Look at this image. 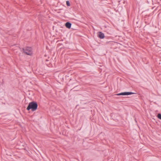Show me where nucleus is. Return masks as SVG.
<instances>
[{"mask_svg": "<svg viewBox=\"0 0 161 161\" xmlns=\"http://www.w3.org/2000/svg\"><path fill=\"white\" fill-rule=\"evenodd\" d=\"M23 52L28 55H31L32 54V49L31 47H26L23 48Z\"/></svg>", "mask_w": 161, "mask_h": 161, "instance_id": "nucleus-2", "label": "nucleus"}, {"mask_svg": "<svg viewBox=\"0 0 161 161\" xmlns=\"http://www.w3.org/2000/svg\"><path fill=\"white\" fill-rule=\"evenodd\" d=\"M13 47H14V48H13L12 49L13 50V51H14L15 50V49H14V48H16V49H19V47H16V46H13Z\"/></svg>", "mask_w": 161, "mask_h": 161, "instance_id": "nucleus-6", "label": "nucleus"}, {"mask_svg": "<svg viewBox=\"0 0 161 161\" xmlns=\"http://www.w3.org/2000/svg\"><path fill=\"white\" fill-rule=\"evenodd\" d=\"M65 26L67 28L70 29L71 28V24L69 22H67L65 23Z\"/></svg>", "mask_w": 161, "mask_h": 161, "instance_id": "nucleus-5", "label": "nucleus"}, {"mask_svg": "<svg viewBox=\"0 0 161 161\" xmlns=\"http://www.w3.org/2000/svg\"><path fill=\"white\" fill-rule=\"evenodd\" d=\"M98 36V37L100 39H103L104 37V34L102 32H99Z\"/></svg>", "mask_w": 161, "mask_h": 161, "instance_id": "nucleus-4", "label": "nucleus"}, {"mask_svg": "<svg viewBox=\"0 0 161 161\" xmlns=\"http://www.w3.org/2000/svg\"><path fill=\"white\" fill-rule=\"evenodd\" d=\"M37 104L36 102H32L29 103L26 109L28 110L31 109L32 111H35L37 109Z\"/></svg>", "mask_w": 161, "mask_h": 161, "instance_id": "nucleus-1", "label": "nucleus"}, {"mask_svg": "<svg viewBox=\"0 0 161 161\" xmlns=\"http://www.w3.org/2000/svg\"><path fill=\"white\" fill-rule=\"evenodd\" d=\"M158 117L160 119H161V114H159L158 115Z\"/></svg>", "mask_w": 161, "mask_h": 161, "instance_id": "nucleus-7", "label": "nucleus"}, {"mask_svg": "<svg viewBox=\"0 0 161 161\" xmlns=\"http://www.w3.org/2000/svg\"><path fill=\"white\" fill-rule=\"evenodd\" d=\"M66 4L68 6H69L70 5V3L69 1H66Z\"/></svg>", "mask_w": 161, "mask_h": 161, "instance_id": "nucleus-8", "label": "nucleus"}, {"mask_svg": "<svg viewBox=\"0 0 161 161\" xmlns=\"http://www.w3.org/2000/svg\"><path fill=\"white\" fill-rule=\"evenodd\" d=\"M134 93L131 92H122L119 93L117 94H116V95L119 96V95H129L132 94H134Z\"/></svg>", "mask_w": 161, "mask_h": 161, "instance_id": "nucleus-3", "label": "nucleus"}]
</instances>
